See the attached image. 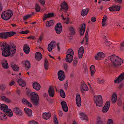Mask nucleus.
I'll return each instance as SVG.
<instances>
[{"mask_svg": "<svg viewBox=\"0 0 124 124\" xmlns=\"http://www.w3.org/2000/svg\"><path fill=\"white\" fill-rule=\"evenodd\" d=\"M54 124H58V122L55 115H54Z\"/></svg>", "mask_w": 124, "mask_h": 124, "instance_id": "a18cd8bd", "label": "nucleus"}, {"mask_svg": "<svg viewBox=\"0 0 124 124\" xmlns=\"http://www.w3.org/2000/svg\"><path fill=\"white\" fill-rule=\"evenodd\" d=\"M24 110L28 116L31 117L32 116V111L31 109L27 108H25Z\"/></svg>", "mask_w": 124, "mask_h": 124, "instance_id": "4be33fe9", "label": "nucleus"}, {"mask_svg": "<svg viewBox=\"0 0 124 124\" xmlns=\"http://www.w3.org/2000/svg\"><path fill=\"white\" fill-rule=\"evenodd\" d=\"M89 11V9L88 8L82 10L81 14V15L83 16H85L87 14Z\"/></svg>", "mask_w": 124, "mask_h": 124, "instance_id": "c85d7f7f", "label": "nucleus"}, {"mask_svg": "<svg viewBox=\"0 0 124 124\" xmlns=\"http://www.w3.org/2000/svg\"><path fill=\"white\" fill-rule=\"evenodd\" d=\"M77 60H73V65L74 66H76L77 65Z\"/></svg>", "mask_w": 124, "mask_h": 124, "instance_id": "69168bd1", "label": "nucleus"}, {"mask_svg": "<svg viewBox=\"0 0 124 124\" xmlns=\"http://www.w3.org/2000/svg\"><path fill=\"white\" fill-rule=\"evenodd\" d=\"M81 117H84L82 119L83 120L87 118V116L85 114L82 113L80 114Z\"/></svg>", "mask_w": 124, "mask_h": 124, "instance_id": "8fccbe9b", "label": "nucleus"}, {"mask_svg": "<svg viewBox=\"0 0 124 124\" xmlns=\"http://www.w3.org/2000/svg\"><path fill=\"white\" fill-rule=\"evenodd\" d=\"M91 76H93L95 72V67L93 65L91 66L90 67Z\"/></svg>", "mask_w": 124, "mask_h": 124, "instance_id": "c9c22d12", "label": "nucleus"}, {"mask_svg": "<svg viewBox=\"0 0 124 124\" xmlns=\"http://www.w3.org/2000/svg\"><path fill=\"white\" fill-rule=\"evenodd\" d=\"M25 67L27 70H28L31 67L30 63L28 61H26L25 62Z\"/></svg>", "mask_w": 124, "mask_h": 124, "instance_id": "a19ab883", "label": "nucleus"}, {"mask_svg": "<svg viewBox=\"0 0 124 124\" xmlns=\"http://www.w3.org/2000/svg\"><path fill=\"white\" fill-rule=\"evenodd\" d=\"M69 30L70 31L71 33H70V36L69 37H72V36L71 35H74L75 34V31L73 27L71 26L70 27V28L69 29Z\"/></svg>", "mask_w": 124, "mask_h": 124, "instance_id": "ea45409f", "label": "nucleus"}, {"mask_svg": "<svg viewBox=\"0 0 124 124\" xmlns=\"http://www.w3.org/2000/svg\"><path fill=\"white\" fill-rule=\"evenodd\" d=\"M7 32L0 33V38L2 39H7L8 38Z\"/></svg>", "mask_w": 124, "mask_h": 124, "instance_id": "2f4dec72", "label": "nucleus"}, {"mask_svg": "<svg viewBox=\"0 0 124 124\" xmlns=\"http://www.w3.org/2000/svg\"><path fill=\"white\" fill-rule=\"evenodd\" d=\"M6 88V87L5 85L0 86V89L1 90L3 91Z\"/></svg>", "mask_w": 124, "mask_h": 124, "instance_id": "6e6d98bb", "label": "nucleus"}, {"mask_svg": "<svg viewBox=\"0 0 124 124\" xmlns=\"http://www.w3.org/2000/svg\"><path fill=\"white\" fill-rule=\"evenodd\" d=\"M85 24H83L81 27L80 29V35H83L85 31Z\"/></svg>", "mask_w": 124, "mask_h": 124, "instance_id": "bb28decb", "label": "nucleus"}, {"mask_svg": "<svg viewBox=\"0 0 124 124\" xmlns=\"http://www.w3.org/2000/svg\"><path fill=\"white\" fill-rule=\"evenodd\" d=\"M15 82L14 81H12L9 82V85L10 86H12L15 84Z\"/></svg>", "mask_w": 124, "mask_h": 124, "instance_id": "0e129e2a", "label": "nucleus"}, {"mask_svg": "<svg viewBox=\"0 0 124 124\" xmlns=\"http://www.w3.org/2000/svg\"><path fill=\"white\" fill-rule=\"evenodd\" d=\"M73 56L72 55H66L65 58L66 61L70 63L71 62L73 61Z\"/></svg>", "mask_w": 124, "mask_h": 124, "instance_id": "b1692460", "label": "nucleus"}, {"mask_svg": "<svg viewBox=\"0 0 124 124\" xmlns=\"http://www.w3.org/2000/svg\"><path fill=\"white\" fill-rule=\"evenodd\" d=\"M1 64L3 68L6 69H7L8 68V65L6 60H5L2 62Z\"/></svg>", "mask_w": 124, "mask_h": 124, "instance_id": "7c9ffc66", "label": "nucleus"}, {"mask_svg": "<svg viewBox=\"0 0 124 124\" xmlns=\"http://www.w3.org/2000/svg\"><path fill=\"white\" fill-rule=\"evenodd\" d=\"M44 65L45 69L46 70H47L48 69L49 64L48 60L46 58H45L44 60Z\"/></svg>", "mask_w": 124, "mask_h": 124, "instance_id": "e433bc0d", "label": "nucleus"}, {"mask_svg": "<svg viewBox=\"0 0 124 124\" xmlns=\"http://www.w3.org/2000/svg\"><path fill=\"white\" fill-rule=\"evenodd\" d=\"M42 55L39 52H37L35 54V58L37 60L39 61L42 58Z\"/></svg>", "mask_w": 124, "mask_h": 124, "instance_id": "a878e982", "label": "nucleus"}, {"mask_svg": "<svg viewBox=\"0 0 124 124\" xmlns=\"http://www.w3.org/2000/svg\"><path fill=\"white\" fill-rule=\"evenodd\" d=\"M124 79V72L121 73L114 81L115 83H119Z\"/></svg>", "mask_w": 124, "mask_h": 124, "instance_id": "ddd939ff", "label": "nucleus"}, {"mask_svg": "<svg viewBox=\"0 0 124 124\" xmlns=\"http://www.w3.org/2000/svg\"><path fill=\"white\" fill-rule=\"evenodd\" d=\"M109 58L112 62V64L114 67H116L123 63V60L118 56L114 55H112L109 56Z\"/></svg>", "mask_w": 124, "mask_h": 124, "instance_id": "f03ea898", "label": "nucleus"}, {"mask_svg": "<svg viewBox=\"0 0 124 124\" xmlns=\"http://www.w3.org/2000/svg\"><path fill=\"white\" fill-rule=\"evenodd\" d=\"M109 9L111 11H114L115 10L114 9V6H113L112 7H111L109 8Z\"/></svg>", "mask_w": 124, "mask_h": 124, "instance_id": "e2e57ef3", "label": "nucleus"}, {"mask_svg": "<svg viewBox=\"0 0 124 124\" xmlns=\"http://www.w3.org/2000/svg\"><path fill=\"white\" fill-rule=\"evenodd\" d=\"M108 19L107 16L106 15L104 16L102 20V25L103 27H104L106 25V24L107 22V20Z\"/></svg>", "mask_w": 124, "mask_h": 124, "instance_id": "c756f323", "label": "nucleus"}, {"mask_svg": "<svg viewBox=\"0 0 124 124\" xmlns=\"http://www.w3.org/2000/svg\"><path fill=\"white\" fill-rule=\"evenodd\" d=\"M8 107V106L5 104H2L0 106V108L1 110H3L4 109Z\"/></svg>", "mask_w": 124, "mask_h": 124, "instance_id": "de8ad7c7", "label": "nucleus"}, {"mask_svg": "<svg viewBox=\"0 0 124 124\" xmlns=\"http://www.w3.org/2000/svg\"><path fill=\"white\" fill-rule=\"evenodd\" d=\"M110 105V102L109 101H107L103 107L102 111L103 113L107 112L109 109Z\"/></svg>", "mask_w": 124, "mask_h": 124, "instance_id": "f8f14e48", "label": "nucleus"}, {"mask_svg": "<svg viewBox=\"0 0 124 124\" xmlns=\"http://www.w3.org/2000/svg\"><path fill=\"white\" fill-rule=\"evenodd\" d=\"M1 100L3 101H4L7 103L11 102V100L7 98L5 96H2L0 97Z\"/></svg>", "mask_w": 124, "mask_h": 124, "instance_id": "cd10ccee", "label": "nucleus"}, {"mask_svg": "<svg viewBox=\"0 0 124 124\" xmlns=\"http://www.w3.org/2000/svg\"><path fill=\"white\" fill-rule=\"evenodd\" d=\"M49 18L47 14H45L42 17L43 20V21H45L46 18Z\"/></svg>", "mask_w": 124, "mask_h": 124, "instance_id": "603ef678", "label": "nucleus"}, {"mask_svg": "<svg viewBox=\"0 0 124 124\" xmlns=\"http://www.w3.org/2000/svg\"><path fill=\"white\" fill-rule=\"evenodd\" d=\"M84 53V49L83 46L80 47L78 51V57L79 58H81L83 55Z\"/></svg>", "mask_w": 124, "mask_h": 124, "instance_id": "a211bd4d", "label": "nucleus"}, {"mask_svg": "<svg viewBox=\"0 0 124 124\" xmlns=\"http://www.w3.org/2000/svg\"><path fill=\"white\" fill-rule=\"evenodd\" d=\"M8 107L4 109L3 111L6 113V114L9 117L12 116L13 115L12 111L10 109L8 108Z\"/></svg>", "mask_w": 124, "mask_h": 124, "instance_id": "4468645a", "label": "nucleus"}, {"mask_svg": "<svg viewBox=\"0 0 124 124\" xmlns=\"http://www.w3.org/2000/svg\"><path fill=\"white\" fill-rule=\"evenodd\" d=\"M76 101L77 106L80 107L81 104V100L80 96L79 93H77L76 95Z\"/></svg>", "mask_w": 124, "mask_h": 124, "instance_id": "9d476101", "label": "nucleus"}, {"mask_svg": "<svg viewBox=\"0 0 124 124\" xmlns=\"http://www.w3.org/2000/svg\"><path fill=\"white\" fill-rule=\"evenodd\" d=\"M98 82L99 84H103L104 81L103 80H101L99 78H98Z\"/></svg>", "mask_w": 124, "mask_h": 124, "instance_id": "052dcab7", "label": "nucleus"}, {"mask_svg": "<svg viewBox=\"0 0 124 124\" xmlns=\"http://www.w3.org/2000/svg\"><path fill=\"white\" fill-rule=\"evenodd\" d=\"M60 95L62 98H64L65 97V94L63 90H60Z\"/></svg>", "mask_w": 124, "mask_h": 124, "instance_id": "c03bdc74", "label": "nucleus"}, {"mask_svg": "<svg viewBox=\"0 0 124 124\" xmlns=\"http://www.w3.org/2000/svg\"><path fill=\"white\" fill-rule=\"evenodd\" d=\"M32 14H29L25 16L23 18V20H27V19L30 18L32 16Z\"/></svg>", "mask_w": 124, "mask_h": 124, "instance_id": "09e8293b", "label": "nucleus"}, {"mask_svg": "<svg viewBox=\"0 0 124 124\" xmlns=\"http://www.w3.org/2000/svg\"><path fill=\"white\" fill-rule=\"evenodd\" d=\"M35 9L37 12H39L40 9V8L39 5L37 3H36L35 5Z\"/></svg>", "mask_w": 124, "mask_h": 124, "instance_id": "37998d69", "label": "nucleus"}, {"mask_svg": "<svg viewBox=\"0 0 124 124\" xmlns=\"http://www.w3.org/2000/svg\"><path fill=\"white\" fill-rule=\"evenodd\" d=\"M61 8L60 9L59 11L61 12L62 9L65 10L66 11L65 12V13H66L67 11L68 10V7L67 3L65 2H62L61 4L60 5Z\"/></svg>", "mask_w": 124, "mask_h": 124, "instance_id": "6e6552de", "label": "nucleus"}, {"mask_svg": "<svg viewBox=\"0 0 124 124\" xmlns=\"http://www.w3.org/2000/svg\"><path fill=\"white\" fill-rule=\"evenodd\" d=\"M0 118L1 120L5 121L6 120L7 117L5 114L0 112Z\"/></svg>", "mask_w": 124, "mask_h": 124, "instance_id": "473e14b6", "label": "nucleus"}, {"mask_svg": "<svg viewBox=\"0 0 124 124\" xmlns=\"http://www.w3.org/2000/svg\"><path fill=\"white\" fill-rule=\"evenodd\" d=\"M19 85L23 87H25L26 85V83L24 81L21 79H19L17 81Z\"/></svg>", "mask_w": 124, "mask_h": 124, "instance_id": "5701e85b", "label": "nucleus"}, {"mask_svg": "<svg viewBox=\"0 0 124 124\" xmlns=\"http://www.w3.org/2000/svg\"><path fill=\"white\" fill-rule=\"evenodd\" d=\"M2 50V55L5 57L13 56L16 53V46L12 43L8 44L6 42L2 43L1 45Z\"/></svg>", "mask_w": 124, "mask_h": 124, "instance_id": "f257e3e1", "label": "nucleus"}, {"mask_svg": "<svg viewBox=\"0 0 124 124\" xmlns=\"http://www.w3.org/2000/svg\"><path fill=\"white\" fill-rule=\"evenodd\" d=\"M55 29L56 32L58 34H59L62 30V27L61 23H58L55 27Z\"/></svg>", "mask_w": 124, "mask_h": 124, "instance_id": "423d86ee", "label": "nucleus"}, {"mask_svg": "<svg viewBox=\"0 0 124 124\" xmlns=\"http://www.w3.org/2000/svg\"><path fill=\"white\" fill-rule=\"evenodd\" d=\"M8 38L9 37H11L16 34V32L14 31L7 32Z\"/></svg>", "mask_w": 124, "mask_h": 124, "instance_id": "79ce46f5", "label": "nucleus"}, {"mask_svg": "<svg viewBox=\"0 0 124 124\" xmlns=\"http://www.w3.org/2000/svg\"><path fill=\"white\" fill-rule=\"evenodd\" d=\"M33 88L37 91L39 90L41 86L39 83L37 82H35L33 84Z\"/></svg>", "mask_w": 124, "mask_h": 124, "instance_id": "412c9836", "label": "nucleus"}, {"mask_svg": "<svg viewBox=\"0 0 124 124\" xmlns=\"http://www.w3.org/2000/svg\"><path fill=\"white\" fill-rule=\"evenodd\" d=\"M42 115L43 118L46 120L49 119L51 116V114L49 112L44 113Z\"/></svg>", "mask_w": 124, "mask_h": 124, "instance_id": "393cba45", "label": "nucleus"}, {"mask_svg": "<svg viewBox=\"0 0 124 124\" xmlns=\"http://www.w3.org/2000/svg\"><path fill=\"white\" fill-rule=\"evenodd\" d=\"M105 57L104 54L102 52H99L95 56V59L97 60H101Z\"/></svg>", "mask_w": 124, "mask_h": 124, "instance_id": "9b49d317", "label": "nucleus"}, {"mask_svg": "<svg viewBox=\"0 0 124 124\" xmlns=\"http://www.w3.org/2000/svg\"><path fill=\"white\" fill-rule=\"evenodd\" d=\"M55 42L52 41L50 44H48L47 47L48 51L49 52L51 51L53 48H54L55 47Z\"/></svg>", "mask_w": 124, "mask_h": 124, "instance_id": "6ab92c4d", "label": "nucleus"}, {"mask_svg": "<svg viewBox=\"0 0 124 124\" xmlns=\"http://www.w3.org/2000/svg\"><path fill=\"white\" fill-rule=\"evenodd\" d=\"M29 32L28 30H26L25 31H23L20 32V33L21 34H27Z\"/></svg>", "mask_w": 124, "mask_h": 124, "instance_id": "5fc2aeb1", "label": "nucleus"}, {"mask_svg": "<svg viewBox=\"0 0 124 124\" xmlns=\"http://www.w3.org/2000/svg\"><path fill=\"white\" fill-rule=\"evenodd\" d=\"M94 101L96 104L97 106L101 107L102 105V96L98 95V96L94 97Z\"/></svg>", "mask_w": 124, "mask_h": 124, "instance_id": "39448f33", "label": "nucleus"}, {"mask_svg": "<svg viewBox=\"0 0 124 124\" xmlns=\"http://www.w3.org/2000/svg\"><path fill=\"white\" fill-rule=\"evenodd\" d=\"M13 15V12L10 10L8 9L2 12L1 17L5 20L9 19Z\"/></svg>", "mask_w": 124, "mask_h": 124, "instance_id": "20e7f679", "label": "nucleus"}, {"mask_svg": "<svg viewBox=\"0 0 124 124\" xmlns=\"http://www.w3.org/2000/svg\"><path fill=\"white\" fill-rule=\"evenodd\" d=\"M48 94L50 97H53L54 96V92L53 87L52 86H49L48 90Z\"/></svg>", "mask_w": 124, "mask_h": 124, "instance_id": "f3484780", "label": "nucleus"}, {"mask_svg": "<svg viewBox=\"0 0 124 124\" xmlns=\"http://www.w3.org/2000/svg\"><path fill=\"white\" fill-rule=\"evenodd\" d=\"M28 39H31L34 40L35 38V37L32 35L30 36L27 38Z\"/></svg>", "mask_w": 124, "mask_h": 124, "instance_id": "4d7b16f0", "label": "nucleus"}, {"mask_svg": "<svg viewBox=\"0 0 124 124\" xmlns=\"http://www.w3.org/2000/svg\"><path fill=\"white\" fill-rule=\"evenodd\" d=\"M54 22L53 20H50L49 21H47L46 23V27H50L52 26L54 24Z\"/></svg>", "mask_w": 124, "mask_h": 124, "instance_id": "72a5a7b5", "label": "nucleus"}, {"mask_svg": "<svg viewBox=\"0 0 124 124\" xmlns=\"http://www.w3.org/2000/svg\"><path fill=\"white\" fill-rule=\"evenodd\" d=\"M58 78L59 80L61 81L64 80L65 77L64 72L62 70H60L58 73Z\"/></svg>", "mask_w": 124, "mask_h": 124, "instance_id": "0eeeda50", "label": "nucleus"}, {"mask_svg": "<svg viewBox=\"0 0 124 124\" xmlns=\"http://www.w3.org/2000/svg\"><path fill=\"white\" fill-rule=\"evenodd\" d=\"M29 124H39L37 122L34 120H32L29 121Z\"/></svg>", "mask_w": 124, "mask_h": 124, "instance_id": "864d4df0", "label": "nucleus"}, {"mask_svg": "<svg viewBox=\"0 0 124 124\" xmlns=\"http://www.w3.org/2000/svg\"><path fill=\"white\" fill-rule=\"evenodd\" d=\"M70 18L68 17H67V18H66V21L65 22V23L66 24H68L69 23V22L70 21Z\"/></svg>", "mask_w": 124, "mask_h": 124, "instance_id": "774afa93", "label": "nucleus"}, {"mask_svg": "<svg viewBox=\"0 0 124 124\" xmlns=\"http://www.w3.org/2000/svg\"><path fill=\"white\" fill-rule=\"evenodd\" d=\"M113 6L114 9L115 10L114 11H119L120 10V7L119 6H118L117 5Z\"/></svg>", "mask_w": 124, "mask_h": 124, "instance_id": "49530a36", "label": "nucleus"}, {"mask_svg": "<svg viewBox=\"0 0 124 124\" xmlns=\"http://www.w3.org/2000/svg\"><path fill=\"white\" fill-rule=\"evenodd\" d=\"M22 101L23 104L25 105H27V103H28V101L25 98H23L22 99Z\"/></svg>", "mask_w": 124, "mask_h": 124, "instance_id": "3c124183", "label": "nucleus"}, {"mask_svg": "<svg viewBox=\"0 0 124 124\" xmlns=\"http://www.w3.org/2000/svg\"><path fill=\"white\" fill-rule=\"evenodd\" d=\"M117 99V96L116 94L115 93H114L111 100L112 102L114 103H115Z\"/></svg>", "mask_w": 124, "mask_h": 124, "instance_id": "f704fd0d", "label": "nucleus"}, {"mask_svg": "<svg viewBox=\"0 0 124 124\" xmlns=\"http://www.w3.org/2000/svg\"><path fill=\"white\" fill-rule=\"evenodd\" d=\"M30 48L29 45L26 44H25L23 47V50L24 53L26 54H29L30 52Z\"/></svg>", "mask_w": 124, "mask_h": 124, "instance_id": "aec40b11", "label": "nucleus"}, {"mask_svg": "<svg viewBox=\"0 0 124 124\" xmlns=\"http://www.w3.org/2000/svg\"><path fill=\"white\" fill-rule=\"evenodd\" d=\"M49 18L53 17L54 16V13H48L47 14Z\"/></svg>", "mask_w": 124, "mask_h": 124, "instance_id": "13d9d810", "label": "nucleus"}, {"mask_svg": "<svg viewBox=\"0 0 124 124\" xmlns=\"http://www.w3.org/2000/svg\"><path fill=\"white\" fill-rule=\"evenodd\" d=\"M30 100L33 104L35 106H38L39 104V100L38 94L35 93H31L30 95Z\"/></svg>", "mask_w": 124, "mask_h": 124, "instance_id": "7ed1b4c3", "label": "nucleus"}, {"mask_svg": "<svg viewBox=\"0 0 124 124\" xmlns=\"http://www.w3.org/2000/svg\"><path fill=\"white\" fill-rule=\"evenodd\" d=\"M81 89V91L83 92L84 91H86L88 90V88L87 85L84 81L82 82Z\"/></svg>", "mask_w": 124, "mask_h": 124, "instance_id": "dca6fc26", "label": "nucleus"}, {"mask_svg": "<svg viewBox=\"0 0 124 124\" xmlns=\"http://www.w3.org/2000/svg\"><path fill=\"white\" fill-rule=\"evenodd\" d=\"M10 66L14 71H17L19 70V67L17 65L15 64H11Z\"/></svg>", "mask_w": 124, "mask_h": 124, "instance_id": "58836bf2", "label": "nucleus"}, {"mask_svg": "<svg viewBox=\"0 0 124 124\" xmlns=\"http://www.w3.org/2000/svg\"><path fill=\"white\" fill-rule=\"evenodd\" d=\"M39 2L41 3V4L44 5L45 4V1L44 0H39Z\"/></svg>", "mask_w": 124, "mask_h": 124, "instance_id": "680f3d73", "label": "nucleus"}, {"mask_svg": "<svg viewBox=\"0 0 124 124\" xmlns=\"http://www.w3.org/2000/svg\"><path fill=\"white\" fill-rule=\"evenodd\" d=\"M66 54H67L66 55H72V56H73L74 54L73 51L71 48L68 50Z\"/></svg>", "mask_w": 124, "mask_h": 124, "instance_id": "4c0bfd02", "label": "nucleus"}, {"mask_svg": "<svg viewBox=\"0 0 124 124\" xmlns=\"http://www.w3.org/2000/svg\"><path fill=\"white\" fill-rule=\"evenodd\" d=\"M13 112L17 115L21 116L23 115L22 111L18 107H15L14 108H13Z\"/></svg>", "mask_w": 124, "mask_h": 124, "instance_id": "1a4fd4ad", "label": "nucleus"}, {"mask_svg": "<svg viewBox=\"0 0 124 124\" xmlns=\"http://www.w3.org/2000/svg\"><path fill=\"white\" fill-rule=\"evenodd\" d=\"M96 18L95 17H93L91 18V20L92 22H94L96 21Z\"/></svg>", "mask_w": 124, "mask_h": 124, "instance_id": "338daca9", "label": "nucleus"}, {"mask_svg": "<svg viewBox=\"0 0 124 124\" xmlns=\"http://www.w3.org/2000/svg\"><path fill=\"white\" fill-rule=\"evenodd\" d=\"M61 104L63 110L65 112H67L68 109L66 102L63 101L61 102Z\"/></svg>", "mask_w": 124, "mask_h": 124, "instance_id": "2eb2a0df", "label": "nucleus"}, {"mask_svg": "<svg viewBox=\"0 0 124 124\" xmlns=\"http://www.w3.org/2000/svg\"><path fill=\"white\" fill-rule=\"evenodd\" d=\"M107 124H113L112 120L111 119H108V120Z\"/></svg>", "mask_w": 124, "mask_h": 124, "instance_id": "bf43d9fd", "label": "nucleus"}]
</instances>
